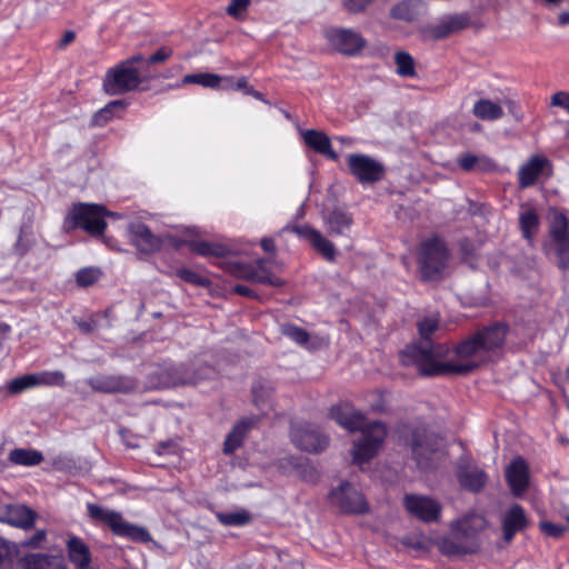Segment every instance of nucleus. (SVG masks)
I'll list each match as a JSON object with an SVG mask.
<instances>
[{
    "instance_id": "1",
    "label": "nucleus",
    "mask_w": 569,
    "mask_h": 569,
    "mask_svg": "<svg viewBox=\"0 0 569 569\" xmlns=\"http://www.w3.org/2000/svg\"><path fill=\"white\" fill-rule=\"evenodd\" d=\"M508 333L509 326L506 322L495 321L457 342L452 348L457 359L452 366L453 375H467L498 361L503 352Z\"/></svg>"
},
{
    "instance_id": "2",
    "label": "nucleus",
    "mask_w": 569,
    "mask_h": 569,
    "mask_svg": "<svg viewBox=\"0 0 569 569\" xmlns=\"http://www.w3.org/2000/svg\"><path fill=\"white\" fill-rule=\"evenodd\" d=\"M449 256V249L442 238L432 236L423 240L419 246L417 258L421 279L423 281L441 280Z\"/></svg>"
},
{
    "instance_id": "3",
    "label": "nucleus",
    "mask_w": 569,
    "mask_h": 569,
    "mask_svg": "<svg viewBox=\"0 0 569 569\" xmlns=\"http://www.w3.org/2000/svg\"><path fill=\"white\" fill-rule=\"evenodd\" d=\"M400 362L405 367H416L423 377H436L453 373V361L439 362L431 359V353L425 342L418 341L408 345L401 350Z\"/></svg>"
},
{
    "instance_id": "4",
    "label": "nucleus",
    "mask_w": 569,
    "mask_h": 569,
    "mask_svg": "<svg viewBox=\"0 0 569 569\" xmlns=\"http://www.w3.org/2000/svg\"><path fill=\"white\" fill-rule=\"evenodd\" d=\"M549 243L543 244L546 253L550 250L556 256V266L561 271L569 270V219L560 210L553 208L549 221Z\"/></svg>"
},
{
    "instance_id": "5",
    "label": "nucleus",
    "mask_w": 569,
    "mask_h": 569,
    "mask_svg": "<svg viewBox=\"0 0 569 569\" xmlns=\"http://www.w3.org/2000/svg\"><path fill=\"white\" fill-rule=\"evenodd\" d=\"M108 214L109 212L103 206L79 203L72 207L66 218V223L71 228H81L89 234L99 236L102 234L107 228L104 217ZM110 216L114 214L110 213Z\"/></svg>"
},
{
    "instance_id": "6",
    "label": "nucleus",
    "mask_w": 569,
    "mask_h": 569,
    "mask_svg": "<svg viewBox=\"0 0 569 569\" xmlns=\"http://www.w3.org/2000/svg\"><path fill=\"white\" fill-rule=\"evenodd\" d=\"M88 513L94 519L109 526L117 536L128 537L133 541L148 542L151 536L146 528L131 525L123 520L122 516L113 510L102 508L94 503H88Z\"/></svg>"
},
{
    "instance_id": "7",
    "label": "nucleus",
    "mask_w": 569,
    "mask_h": 569,
    "mask_svg": "<svg viewBox=\"0 0 569 569\" xmlns=\"http://www.w3.org/2000/svg\"><path fill=\"white\" fill-rule=\"evenodd\" d=\"M441 439L429 431L425 426H417L410 430L408 446L413 460L420 469H430L433 466V455L440 449Z\"/></svg>"
},
{
    "instance_id": "8",
    "label": "nucleus",
    "mask_w": 569,
    "mask_h": 569,
    "mask_svg": "<svg viewBox=\"0 0 569 569\" xmlns=\"http://www.w3.org/2000/svg\"><path fill=\"white\" fill-rule=\"evenodd\" d=\"M148 78L136 67L120 62L106 72L103 89L110 96L124 94L136 90Z\"/></svg>"
},
{
    "instance_id": "9",
    "label": "nucleus",
    "mask_w": 569,
    "mask_h": 569,
    "mask_svg": "<svg viewBox=\"0 0 569 569\" xmlns=\"http://www.w3.org/2000/svg\"><path fill=\"white\" fill-rule=\"evenodd\" d=\"M266 253L264 258H258L254 264L251 263V283L258 282L272 288H279L284 281L273 273L277 266V247L273 237H263L259 242Z\"/></svg>"
},
{
    "instance_id": "10",
    "label": "nucleus",
    "mask_w": 569,
    "mask_h": 569,
    "mask_svg": "<svg viewBox=\"0 0 569 569\" xmlns=\"http://www.w3.org/2000/svg\"><path fill=\"white\" fill-rule=\"evenodd\" d=\"M361 431V439L353 443L352 461L361 465L371 460L380 450L387 437V427L380 421L366 425Z\"/></svg>"
},
{
    "instance_id": "11",
    "label": "nucleus",
    "mask_w": 569,
    "mask_h": 569,
    "mask_svg": "<svg viewBox=\"0 0 569 569\" xmlns=\"http://www.w3.org/2000/svg\"><path fill=\"white\" fill-rule=\"evenodd\" d=\"M295 233L300 240L308 242L315 251L321 254L327 261L333 262L337 258V250L329 239H327L319 230L308 223L298 224L295 222L287 223L280 233Z\"/></svg>"
},
{
    "instance_id": "12",
    "label": "nucleus",
    "mask_w": 569,
    "mask_h": 569,
    "mask_svg": "<svg viewBox=\"0 0 569 569\" xmlns=\"http://www.w3.org/2000/svg\"><path fill=\"white\" fill-rule=\"evenodd\" d=\"M329 499L341 513L346 515H362L369 508L363 495L348 481H343L339 487L332 489Z\"/></svg>"
},
{
    "instance_id": "13",
    "label": "nucleus",
    "mask_w": 569,
    "mask_h": 569,
    "mask_svg": "<svg viewBox=\"0 0 569 569\" xmlns=\"http://www.w3.org/2000/svg\"><path fill=\"white\" fill-rule=\"evenodd\" d=\"M347 164L350 173L360 183H376L386 173L385 166L375 158L363 153H350L347 157Z\"/></svg>"
},
{
    "instance_id": "14",
    "label": "nucleus",
    "mask_w": 569,
    "mask_h": 569,
    "mask_svg": "<svg viewBox=\"0 0 569 569\" xmlns=\"http://www.w3.org/2000/svg\"><path fill=\"white\" fill-rule=\"evenodd\" d=\"M290 436L298 449L309 453H319L329 446V437L310 423L293 425Z\"/></svg>"
},
{
    "instance_id": "15",
    "label": "nucleus",
    "mask_w": 569,
    "mask_h": 569,
    "mask_svg": "<svg viewBox=\"0 0 569 569\" xmlns=\"http://www.w3.org/2000/svg\"><path fill=\"white\" fill-rule=\"evenodd\" d=\"M330 46L338 52L348 56H357L366 46V39L357 31L346 28H333L326 32Z\"/></svg>"
},
{
    "instance_id": "16",
    "label": "nucleus",
    "mask_w": 569,
    "mask_h": 569,
    "mask_svg": "<svg viewBox=\"0 0 569 569\" xmlns=\"http://www.w3.org/2000/svg\"><path fill=\"white\" fill-rule=\"evenodd\" d=\"M403 506L410 515L425 522L437 521L441 512L440 503L426 496L406 495Z\"/></svg>"
},
{
    "instance_id": "17",
    "label": "nucleus",
    "mask_w": 569,
    "mask_h": 569,
    "mask_svg": "<svg viewBox=\"0 0 569 569\" xmlns=\"http://www.w3.org/2000/svg\"><path fill=\"white\" fill-rule=\"evenodd\" d=\"M506 480L513 497L520 498L528 490L529 466L522 457H516L506 468Z\"/></svg>"
},
{
    "instance_id": "18",
    "label": "nucleus",
    "mask_w": 569,
    "mask_h": 569,
    "mask_svg": "<svg viewBox=\"0 0 569 569\" xmlns=\"http://www.w3.org/2000/svg\"><path fill=\"white\" fill-rule=\"evenodd\" d=\"M90 388L104 393H129L138 388L137 381L128 376H106L99 375L88 379Z\"/></svg>"
},
{
    "instance_id": "19",
    "label": "nucleus",
    "mask_w": 569,
    "mask_h": 569,
    "mask_svg": "<svg viewBox=\"0 0 569 569\" xmlns=\"http://www.w3.org/2000/svg\"><path fill=\"white\" fill-rule=\"evenodd\" d=\"M204 370L206 375L198 378L197 376H184L186 365L169 366V370L166 371V376L158 380H152L150 382V387L153 389H162L179 385H196L212 376L213 369L211 367L206 366Z\"/></svg>"
},
{
    "instance_id": "20",
    "label": "nucleus",
    "mask_w": 569,
    "mask_h": 569,
    "mask_svg": "<svg viewBox=\"0 0 569 569\" xmlns=\"http://www.w3.org/2000/svg\"><path fill=\"white\" fill-rule=\"evenodd\" d=\"M530 525L525 508L519 503H513L505 512L501 521L502 538L506 543H510L515 536L525 531Z\"/></svg>"
},
{
    "instance_id": "21",
    "label": "nucleus",
    "mask_w": 569,
    "mask_h": 569,
    "mask_svg": "<svg viewBox=\"0 0 569 569\" xmlns=\"http://www.w3.org/2000/svg\"><path fill=\"white\" fill-rule=\"evenodd\" d=\"M330 418L350 432L359 431L366 425V417L349 402L330 408Z\"/></svg>"
},
{
    "instance_id": "22",
    "label": "nucleus",
    "mask_w": 569,
    "mask_h": 569,
    "mask_svg": "<svg viewBox=\"0 0 569 569\" xmlns=\"http://www.w3.org/2000/svg\"><path fill=\"white\" fill-rule=\"evenodd\" d=\"M189 247L194 253L207 258H231L242 251L234 241L218 242L194 240L190 242Z\"/></svg>"
},
{
    "instance_id": "23",
    "label": "nucleus",
    "mask_w": 569,
    "mask_h": 569,
    "mask_svg": "<svg viewBox=\"0 0 569 569\" xmlns=\"http://www.w3.org/2000/svg\"><path fill=\"white\" fill-rule=\"evenodd\" d=\"M131 243L143 253H152L161 248V239L153 234L142 222L136 221L128 224Z\"/></svg>"
},
{
    "instance_id": "24",
    "label": "nucleus",
    "mask_w": 569,
    "mask_h": 569,
    "mask_svg": "<svg viewBox=\"0 0 569 569\" xmlns=\"http://www.w3.org/2000/svg\"><path fill=\"white\" fill-rule=\"evenodd\" d=\"M323 223L330 236L348 237L353 224L352 213L341 207H336L323 213Z\"/></svg>"
},
{
    "instance_id": "25",
    "label": "nucleus",
    "mask_w": 569,
    "mask_h": 569,
    "mask_svg": "<svg viewBox=\"0 0 569 569\" xmlns=\"http://www.w3.org/2000/svg\"><path fill=\"white\" fill-rule=\"evenodd\" d=\"M300 137L303 143L315 152L336 161L338 153L332 149L330 138L323 131L307 129L300 130Z\"/></svg>"
},
{
    "instance_id": "26",
    "label": "nucleus",
    "mask_w": 569,
    "mask_h": 569,
    "mask_svg": "<svg viewBox=\"0 0 569 569\" xmlns=\"http://www.w3.org/2000/svg\"><path fill=\"white\" fill-rule=\"evenodd\" d=\"M546 167H550V161L545 156L535 154L530 157V159L519 168V187L521 189H527L536 184Z\"/></svg>"
},
{
    "instance_id": "27",
    "label": "nucleus",
    "mask_w": 569,
    "mask_h": 569,
    "mask_svg": "<svg viewBox=\"0 0 569 569\" xmlns=\"http://www.w3.org/2000/svg\"><path fill=\"white\" fill-rule=\"evenodd\" d=\"M456 475L460 486L470 492L481 491L487 482V473L477 467L459 466Z\"/></svg>"
},
{
    "instance_id": "28",
    "label": "nucleus",
    "mask_w": 569,
    "mask_h": 569,
    "mask_svg": "<svg viewBox=\"0 0 569 569\" xmlns=\"http://www.w3.org/2000/svg\"><path fill=\"white\" fill-rule=\"evenodd\" d=\"M272 410V389L260 387L251 391V428L254 420L268 415Z\"/></svg>"
},
{
    "instance_id": "29",
    "label": "nucleus",
    "mask_w": 569,
    "mask_h": 569,
    "mask_svg": "<svg viewBox=\"0 0 569 569\" xmlns=\"http://www.w3.org/2000/svg\"><path fill=\"white\" fill-rule=\"evenodd\" d=\"M36 519L37 513L26 506H9L6 517L1 518L2 521L22 529L33 527Z\"/></svg>"
},
{
    "instance_id": "30",
    "label": "nucleus",
    "mask_w": 569,
    "mask_h": 569,
    "mask_svg": "<svg viewBox=\"0 0 569 569\" xmlns=\"http://www.w3.org/2000/svg\"><path fill=\"white\" fill-rule=\"evenodd\" d=\"M23 569H62V560L54 556L31 553L22 560Z\"/></svg>"
},
{
    "instance_id": "31",
    "label": "nucleus",
    "mask_w": 569,
    "mask_h": 569,
    "mask_svg": "<svg viewBox=\"0 0 569 569\" xmlns=\"http://www.w3.org/2000/svg\"><path fill=\"white\" fill-rule=\"evenodd\" d=\"M472 113L478 119L493 121L503 116V110L500 104L489 99H480L473 104Z\"/></svg>"
},
{
    "instance_id": "32",
    "label": "nucleus",
    "mask_w": 569,
    "mask_h": 569,
    "mask_svg": "<svg viewBox=\"0 0 569 569\" xmlns=\"http://www.w3.org/2000/svg\"><path fill=\"white\" fill-rule=\"evenodd\" d=\"M70 560L78 566H89L91 557L88 546L79 538L72 537L67 543Z\"/></svg>"
},
{
    "instance_id": "33",
    "label": "nucleus",
    "mask_w": 569,
    "mask_h": 569,
    "mask_svg": "<svg viewBox=\"0 0 569 569\" xmlns=\"http://www.w3.org/2000/svg\"><path fill=\"white\" fill-rule=\"evenodd\" d=\"M9 461L13 465L32 467L42 462L43 456L40 451L34 449L18 448L9 453Z\"/></svg>"
},
{
    "instance_id": "34",
    "label": "nucleus",
    "mask_w": 569,
    "mask_h": 569,
    "mask_svg": "<svg viewBox=\"0 0 569 569\" xmlns=\"http://www.w3.org/2000/svg\"><path fill=\"white\" fill-rule=\"evenodd\" d=\"M249 430V423L244 420L238 422L227 436L223 443L224 453H233L243 442Z\"/></svg>"
},
{
    "instance_id": "35",
    "label": "nucleus",
    "mask_w": 569,
    "mask_h": 569,
    "mask_svg": "<svg viewBox=\"0 0 569 569\" xmlns=\"http://www.w3.org/2000/svg\"><path fill=\"white\" fill-rule=\"evenodd\" d=\"M539 216L535 209H527L520 213L519 226L525 239L532 241L539 228Z\"/></svg>"
},
{
    "instance_id": "36",
    "label": "nucleus",
    "mask_w": 569,
    "mask_h": 569,
    "mask_svg": "<svg viewBox=\"0 0 569 569\" xmlns=\"http://www.w3.org/2000/svg\"><path fill=\"white\" fill-rule=\"evenodd\" d=\"M221 82L222 77L209 72L190 73L182 78V84H198L211 89L219 88Z\"/></svg>"
},
{
    "instance_id": "37",
    "label": "nucleus",
    "mask_w": 569,
    "mask_h": 569,
    "mask_svg": "<svg viewBox=\"0 0 569 569\" xmlns=\"http://www.w3.org/2000/svg\"><path fill=\"white\" fill-rule=\"evenodd\" d=\"M418 0H403L395 4L390 10V17L392 19L402 21H413L417 17Z\"/></svg>"
},
{
    "instance_id": "38",
    "label": "nucleus",
    "mask_w": 569,
    "mask_h": 569,
    "mask_svg": "<svg viewBox=\"0 0 569 569\" xmlns=\"http://www.w3.org/2000/svg\"><path fill=\"white\" fill-rule=\"evenodd\" d=\"M440 323V317L438 313L426 316L417 321V329L420 336L421 342H428L431 340V336L438 330Z\"/></svg>"
},
{
    "instance_id": "39",
    "label": "nucleus",
    "mask_w": 569,
    "mask_h": 569,
    "mask_svg": "<svg viewBox=\"0 0 569 569\" xmlns=\"http://www.w3.org/2000/svg\"><path fill=\"white\" fill-rule=\"evenodd\" d=\"M36 386H39L38 375L30 373L10 380L7 389L10 395L17 396Z\"/></svg>"
},
{
    "instance_id": "40",
    "label": "nucleus",
    "mask_w": 569,
    "mask_h": 569,
    "mask_svg": "<svg viewBox=\"0 0 569 569\" xmlns=\"http://www.w3.org/2000/svg\"><path fill=\"white\" fill-rule=\"evenodd\" d=\"M396 72L400 77L412 78L416 76L415 60L406 51H398L395 54Z\"/></svg>"
},
{
    "instance_id": "41",
    "label": "nucleus",
    "mask_w": 569,
    "mask_h": 569,
    "mask_svg": "<svg viewBox=\"0 0 569 569\" xmlns=\"http://www.w3.org/2000/svg\"><path fill=\"white\" fill-rule=\"evenodd\" d=\"M216 517L223 526L240 527L249 522V512L246 509L230 511V512H216Z\"/></svg>"
},
{
    "instance_id": "42",
    "label": "nucleus",
    "mask_w": 569,
    "mask_h": 569,
    "mask_svg": "<svg viewBox=\"0 0 569 569\" xmlns=\"http://www.w3.org/2000/svg\"><path fill=\"white\" fill-rule=\"evenodd\" d=\"M124 103L120 100L111 101L107 106H104L102 109H100L98 112L94 113L92 117V124L94 126H104L107 122H109L112 117L114 116V112L118 110H123Z\"/></svg>"
},
{
    "instance_id": "43",
    "label": "nucleus",
    "mask_w": 569,
    "mask_h": 569,
    "mask_svg": "<svg viewBox=\"0 0 569 569\" xmlns=\"http://www.w3.org/2000/svg\"><path fill=\"white\" fill-rule=\"evenodd\" d=\"M281 332L284 337L295 341L299 346H305L309 341V333L306 329L296 325H284L281 328Z\"/></svg>"
},
{
    "instance_id": "44",
    "label": "nucleus",
    "mask_w": 569,
    "mask_h": 569,
    "mask_svg": "<svg viewBox=\"0 0 569 569\" xmlns=\"http://www.w3.org/2000/svg\"><path fill=\"white\" fill-rule=\"evenodd\" d=\"M100 277V271L94 268H83L79 270L76 274V281L79 287H89L92 286L96 281H98Z\"/></svg>"
},
{
    "instance_id": "45",
    "label": "nucleus",
    "mask_w": 569,
    "mask_h": 569,
    "mask_svg": "<svg viewBox=\"0 0 569 569\" xmlns=\"http://www.w3.org/2000/svg\"><path fill=\"white\" fill-rule=\"evenodd\" d=\"M446 21L451 33L461 31L470 24V18L466 13L449 16L446 18Z\"/></svg>"
},
{
    "instance_id": "46",
    "label": "nucleus",
    "mask_w": 569,
    "mask_h": 569,
    "mask_svg": "<svg viewBox=\"0 0 569 569\" xmlns=\"http://www.w3.org/2000/svg\"><path fill=\"white\" fill-rule=\"evenodd\" d=\"M249 0H231L226 11L229 16L242 20L247 16Z\"/></svg>"
},
{
    "instance_id": "47",
    "label": "nucleus",
    "mask_w": 569,
    "mask_h": 569,
    "mask_svg": "<svg viewBox=\"0 0 569 569\" xmlns=\"http://www.w3.org/2000/svg\"><path fill=\"white\" fill-rule=\"evenodd\" d=\"M248 86V80L246 77L233 78V77H222V82L220 84V89L224 90H246Z\"/></svg>"
},
{
    "instance_id": "48",
    "label": "nucleus",
    "mask_w": 569,
    "mask_h": 569,
    "mask_svg": "<svg viewBox=\"0 0 569 569\" xmlns=\"http://www.w3.org/2000/svg\"><path fill=\"white\" fill-rule=\"evenodd\" d=\"M39 385L62 386L64 383V375L61 371L42 372L38 375Z\"/></svg>"
},
{
    "instance_id": "49",
    "label": "nucleus",
    "mask_w": 569,
    "mask_h": 569,
    "mask_svg": "<svg viewBox=\"0 0 569 569\" xmlns=\"http://www.w3.org/2000/svg\"><path fill=\"white\" fill-rule=\"evenodd\" d=\"M540 530L552 538H559L566 530V527L562 525L553 523L550 521H540L539 523Z\"/></svg>"
},
{
    "instance_id": "50",
    "label": "nucleus",
    "mask_w": 569,
    "mask_h": 569,
    "mask_svg": "<svg viewBox=\"0 0 569 569\" xmlns=\"http://www.w3.org/2000/svg\"><path fill=\"white\" fill-rule=\"evenodd\" d=\"M428 350L431 353V359L437 361L438 359L445 358L449 353V347L446 343H435L432 340L425 342Z\"/></svg>"
},
{
    "instance_id": "51",
    "label": "nucleus",
    "mask_w": 569,
    "mask_h": 569,
    "mask_svg": "<svg viewBox=\"0 0 569 569\" xmlns=\"http://www.w3.org/2000/svg\"><path fill=\"white\" fill-rule=\"evenodd\" d=\"M178 276L186 282L198 286H206L208 282L203 277L190 269H179Z\"/></svg>"
},
{
    "instance_id": "52",
    "label": "nucleus",
    "mask_w": 569,
    "mask_h": 569,
    "mask_svg": "<svg viewBox=\"0 0 569 569\" xmlns=\"http://www.w3.org/2000/svg\"><path fill=\"white\" fill-rule=\"evenodd\" d=\"M375 0H343L345 9L350 13L363 12Z\"/></svg>"
},
{
    "instance_id": "53",
    "label": "nucleus",
    "mask_w": 569,
    "mask_h": 569,
    "mask_svg": "<svg viewBox=\"0 0 569 569\" xmlns=\"http://www.w3.org/2000/svg\"><path fill=\"white\" fill-rule=\"evenodd\" d=\"M171 56H172V49H170L168 47H162L148 58L147 63H149V64L160 63V62L166 61Z\"/></svg>"
},
{
    "instance_id": "54",
    "label": "nucleus",
    "mask_w": 569,
    "mask_h": 569,
    "mask_svg": "<svg viewBox=\"0 0 569 569\" xmlns=\"http://www.w3.org/2000/svg\"><path fill=\"white\" fill-rule=\"evenodd\" d=\"M479 158L471 153H466L458 159V164L465 171H471L478 163Z\"/></svg>"
},
{
    "instance_id": "55",
    "label": "nucleus",
    "mask_w": 569,
    "mask_h": 569,
    "mask_svg": "<svg viewBox=\"0 0 569 569\" xmlns=\"http://www.w3.org/2000/svg\"><path fill=\"white\" fill-rule=\"evenodd\" d=\"M551 104L560 107L569 113V92L559 91L551 97Z\"/></svg>"
},
{
    "instance_id": "56",
    "label": "nucleus",
    "mask_w": 569,
    "mask_h": 569,
    "mask_svg": "<svg viewBox=\"0 0 569 569\" xmlns=\"http://www.w3.org/2000/svg\"><path fill=\"white\" fill-rule=\"evenodd\" d=\"M431 33L435 39H443L451 34V31L447 24L446 19H443L440 23L433 26L431 28Z\"/></svg>"
},
{
    "instance_id": "57",
    "label": "nucleus",
    "mask_w": 569,
    "mask_h": 569,
    "mask_svg": "<svg viewBox=\"0 0 569 569\" xmlns=\"http://www.w3.org/2000/svg\"><path fill=\"white\" fill-rule=\"evenodd\" d=\"M229 270L232 274L239 278H249V267L244 263L230 261Z\"/></svg>"
},
{
    "instance_id": "58",
    "label": "nucleus",
    "mask_w": 569,
    "mask_h": 569,
    "mask_svg": "<svg viewBox=\"0 0 569 569\" xmlns=\"http://www.w3.org/2000/svg\"><path fill=\"white\" fill-rule=\"evenodd\" d=\"M46 536V530H38L29 540L23 542V546L37 548L44 541Z\"/></svg>"
},
{
    "instance_id": "59",
    "label": "nucleus",
    "mask_w": 569,
    "mask_h": 569,
    "mask_svg": "<svg viewBox=\"0 0 569 569\" xmlns=\"http://www.w3.org/2000/svg\"><path fill=\"white\" fill-rule=\"evenodd\" d=\"M156 451L158 455H164V453H176L177 452V445L169 440L163 441L157 445Z\"/></svg>"
},
{
    "instance_id": "60",
    "label": "nucleus",
    "mask_w": 569,
    "mask_h": 569,
    "mask_svg": "<svg viewBox=\"0 0 569 569\" xmlns=\"http://www.w3.org/2000/svg\"><path fill=\"white\" fill-rule=\"evenodd\" d=\"M167 370H169V366H167V367L159 366V367H156L153 370H151L148 376L149 380H148L147 388L152 389L150 387V382L152 380H158L159 378H163L166 376Z\"/></svg>"
},
{
    "instance_id": "61",
    "label": "nucleus",
    "mask_w": 569,
    "mask_h": 569,
    "mask_svg": "<svg viewBox=\"0 0 569 569\" xmlns=\"http://www.w3.org/2000/svg\"><path fill=\"white\" fill-rule=\"evenodd\" d=\"M77 326H78V329L82 332V333H91L96 327H97V323L94 320H81V321H78L77 322Z\"/></svg>"
},
{
    "instance_id": "62",
    "label": "nucleus",
    "mask_w": 569,
    "mask_h": 569,
    "mask_svg": "<svg viewBox=\"0 0 569 569\" xmlns=\"http://www.w3.org/2000/svg\"><path fill=\"white\" fill-rule=\"evenodd\" d=\"M74 38H76V34L73 31H66L61 39L60 46L61 47L68 46L69 43H71L74 40Z\"/></svg>"
},
{
    "instance_id": "63",
    "label": "nucleus",
    "mask_w": 569,
    "mask_h": 569,
    "mask_svg": "<svg viewBox=\"0 0 569 569\" xmlns=\"http://www.w3.org/2000/svg\"><path fill=\"white\" fill-rule=\"evenodd\" d=\"M142 61L143 57L141 54H136L122 61V63H128L129 66L134 67V64L140 63Z\"/></svg>"
},
{
    "instance_id": "64",
    "label": "nucleus",
    "mask_w": 569,
    "mask_h": 569,
    "mask_svg": "<svg viewBox=\"0 0 569 569\" xmlns=\"http://www.w3.org/2000/svg\"><path fill=\"white\" fill-rule=\"evenodd\" d=\"M558 23H559L560 26H567V24H569V12H568V11L561 12V13L558 16Z\"/></svg>"
}]
</instances>
